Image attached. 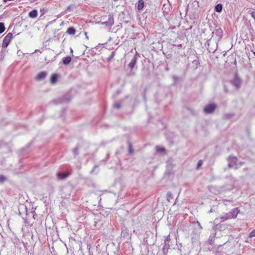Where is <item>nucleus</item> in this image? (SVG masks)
<instances>
[{
  "instance_id": "obj_1",
  "label": "nucleus",
  "mask_w": 255,
  "mask_h": 255,
  "mask_svg": "<svg viewBox=\"0 0 255 255\" xmlns=\"http://www.w3.org/2000/svg\"><path fill=\"white\" fill-rule=\"evenodd\" d=\"M12 39V34L8 33L3 38L2 43V47L6 48L7 47Z\"/></svg>"
},
{
  "instance_id": "obj_2",
  "label": "nucleus",
  "mask_w": 255,
  "mask_h": 255,
  "mask_svg": "<svg viewBox=\"0 0 255 255\" xmlns=\"http://www.w3.org/2000/svg\"><path fill=\"white\" fill-rule=\"evenodd\" d=\"M240 212V210L238 208H235L232 209L229 213H227L228 216H229L228 218H230V219H235Z\"/></svg>"
},
{
  "instance_id": "obj_3",
  "label": "nucleus",
  "mask_w": 255,
  "mask_h": 255,
  "mask_svg": "<svg viewBox=\"0 0 255 255\" xmlns=\"http://www.w3.org/2000/svg\"><path fill=\"white\" fill-rule=\"evenodd\" d=\"M216 107V106L214 104H209L205 107L204 111L206 113L209 114L211 113L212 112H213L215 108Z\"/></svg>"
},
{
  "instance_id": "obj_4",
  "label": "nucleus",
  "mask_w": 255,
  "mask_h": 255,
  "mask_svg": "<svg viewBox=\"0 0 255 255\" xmlns=\"http://www.w3.org/2000/svg\"><path fill=\"white\" fill-rule=\"evenodd\" d=\"M70 172L66 171L64 173H58L57 174V176L59 179L63 180L67 178L70 175Z\"/></svg>"
},
{
  "instance_id": "obj_5",
  "label": "nucleus",
  "mask_w": 255,
  "mask_h": 255,
  "mask_svg": "<svg viewBox=\"0 0 255 255\" xmlns=\"http://www.w3.org/2000/svg\"><path fill=\"white\" fill-rule=\"evenodd\" d=\"M47 75V72L46 71L40 72L37 74V75L36 76V80L43 79L46 78Z\"/></svg>"
},
{
  "instance_id": "obj_6",
  "label": "nucleus",
  "mask_w": 255,
  "mask_h": 255,
  "mask_svg": "<svg viewBox=\"0 0 255 255\" xmlns=\"http://www.w3.org/2000/svg\"><path fill=\"white\" fill-rule=\"evenodd\" d=\"M102 23L108 27L111 26L114 24V18L112 16H110L108 21H105Z\"/></svg>"
},
{
  "instance_id": "obj_7",
  "label": "nucleus",
  "mask_w": 255,
  "mask_h": 255,
  "mask_svg": "<svg viewBox=\"0 0 255 255\" xmlns=\"http://www.w3.org/2000/svg\"><path fill=\"white\" fill-rule=\"evenodd\" d=\"M136 62V58L135 57H133V58L131 60L130 62L129 63L128 66V67L132 69L135 66Z\"/></svg>"
},
{
  "instance_id": "obj_8",
  "label": "nucleus",
  "mask_w": 255,
  "mask_h": 255,
  "mask_svg": "<svg viewBox=\"0 0 255 255\" xmlns=\"http://www.w3.org/2000/svg\"><path fill=\"white\" fill-rule=\"evenodd\" d=\"M37 10L34 9L29 12L28 16L31 18H35L37 16Z\"/></svg>"
},
{
  "instance_id": "obj_9",
  "label": "nucleus",
  "mask_w": 255,
  "mask_h": 255,
  "mask_svg": "<svg viewBox=\"0 0 255 255\" xmlns=\"http://www.w3.org/2000/svg\"><path fill=\"white\" fill-rule=\"evenodd\" d=\"M144 7V1L143 0H139L137 4V9L141 10Z\"/></svg>"
},
{
  "instance_id": "obj_10",
  "label": "nucleus",
  "mask_w": 255,
  "mask_h": 255,
  "mask_svg": "<svg viewBox=\"0 0 255 255\" xmlns=\"http://www.w3.org/2000/svg\"><path fill=\"white\" fill-rule=\"evenodd\" d=\"M71 61V58L70 56H66L63 59V62L66 65L69 64Z\"/></svg>"
},
{
  "instance_id": "obj_11",
  "label": "nucleus",
  "mask_w": 255,
  "mask_h": 255,
  "mask_svg": "<svg viewBox=\"0 0 255 255\" xmlns=\"http://www.w3.org/2000/svg\"><path fill=\"white\" fill-rule=\"evenodd\" d=\"M67 33L69 34L74 35L76 33V30L74 27H71L68 28Z\"/></svg>"
},
{
  "instance_id": "obj_12",
  "label": "nucleus",
  "mask_w": 255,
  "mask_h": 255,
  "mask_svg": "<svg viewBox=\"0 0 255 255\" xmlns=\"http://www.w3.org/2000/svg\"><path fill=\"white\" fill-rule=\"evenodd\" d=\"M222 5L220 3L217 4L215 6V10L218 12H220L222 10Z\"/></svg>"
},
{
  "instance_id": "obj_13",
  "label": "nucleus",
  "mask_w": 255,
  "mask_h": 255,
  "mask_svg": "<svg viewBox=\"0 0 255 255\" xmlns=\"http://www.w3.org/2000/svg\"><path fill=\"white\" fill-rule=\"evenodd\" d=\"M60 76L59 74L56 73L53 74L50 78V80H57L58 79L60 78Z\"/></svg>"
},
{
  "instance_id": "obj_14",
  "label": "nucleus",
  "mask_w": 255,
  "mask_h": 255,
  "mask_svg": "<svg viewBox=\"0 0 255 255\" xmlns=\"http://www.w3.org/2000/svg\"><path fill=\"white\" fill-rule=\"evenodd\" d=\"M229 218V216H228L227 214L226 215L221 216L220 217L222 222H224L226 220L230 219V218Z\"/></svg>"
},
{
  "instance_id": "obj_15",
  "label": "nucleus",
  "mask_w": 255,
  "mask_h": 255,
  "mask_svg": "<svg viewBox=\"0 0 255 255\" xmlns=\"http://www.w3.org/2000/svg\"><path fill=\"white\" fill-rule=\"evenodd\" d=\"M5 30V27L4 24L2 22H0V33H2Z\"/></svg>"
},
{
  "instance_id": "obj_16",
  "label": "nucleus",
  "mask_w": 255,
  "mask_h": 255,
  "mask_svg": "<svg viewBox=\"0 0 255 255\" xmlns=\"http://www.w3.org/2000/svg\"><path fill=\"white\" fill-rule=\"evenodd\" d=\"M156 149L157 152H164L165 151L164 148L159 146L156 147Z\"/></svg>"
},
{
  "instance_id": "obj_17",
  "label": "nucleus",
  "mask_w": 255,
  "mask_h": 255,
  "mask_svg": "<svg viewBox=\"0 0 255 255\" xmlns=\"http://www.w3.org/2000/svg\"><path fill=\"white\" fill-rule=\"evenodd\" d=\"M203 161L202 160H200L198 161L197 165V169H199L201 165H202Z\"/></svg>"
},
{
  "instance_id": "obj_18",
  "label": "nucleus",
  "mask_w": 255,
  "mask_h": 255,
  "mask_svg": "<svg viewBox=\"0 0 255 255\" xmlns=\"http://www.w3.org/2000/svg\"><path fill=\"white\" fill-rule=\"evenodd\" d=\"M255 237V229L253 230L249 234V237L253 238Z\"/></svg>"
},
{
  "instance_id": "obj_19",
  "label": "nucleus",
  "mask_w": 255,
  "mask_h": 255,
  "mask_svg": "<svg viewBox=\"0 0 255 255\" xmlns=\"http://www.w3.org/2000/svg\"><path fill=\"white\" fill-rule=\"evenodd\" d=\"M6 178L4 176L2 175L0 176V182H4Z\"/></svg>"
},
{
  "instance_id": "obj_20",
  "label": "nucleus",
  "mask_w": 255,
  "mask_h": 255,
  "mask_svg": "<svg viewBox=\"0 0 255 255\" xmlns=\"http://www.w3.org/2000/svg\"><path fill=\"white\" fill-rule=\"evenodd\" d=\"M114 107L116 108V109H119L121 107V104L120 103H116L115 105H114Z\"/></svg>"
},
{
  "instance_id": "obj_21",
  "label": "nucleus",
  "mask_w": 255,
  "mask_h": 255,
  "mask_svg": "<svg viewBox=\"0 0 255 255\" xmlns=\"http://www.w3.org/2000/svg\"><path fill=\"white\" fill-rule=\"evenodd\" d=\"M78 149L77 148H75L74 149V152L75 154H78Z\"/></svg>"
},
{
  "instance_id": "obj_22",
  "label": "nucleus",
  "mask_w": 255,
  "mask_h": 255,
  "mask_svg": "<svg viewBox=\"0 0 255 255\" xmlns=\"http://www.w3.org/2000/svg\"><path fill=\"white\" fill-rule=\"evenodd\" d=\"M129 153L130 154H131L132 153V150L131 149V146L130 145L129 147Z\"/></svg>"
},
{
  "instance_id": "obj_23",
  "label": "nucleus",
  "mask_w": 255,
  "mask_h": 255,
  "mask_svg": "<svg viewBox=\"0 0 255 255\" xmlns=\"http://www.w3.org/2000/svg\"><path fill=\"white\" fill-rule=\"evenodd\" d=\"M51 82L52 84H55L56 83V82H57V81L52 80V81H51Z\"/></svg>"
},
{
  "instance_id": "obj_24",
  "label": "nucleus",
  "mask_w": 255,
  "mask_h": 255,
  "mask_svg": "<svg viewBox=\"0 0 255 255\" xmlns=\"http://www.w3.org/2000/svg\"><path fill=\"white\" fill-rule=\"evenodd\" d=\"M85 35L86 36V39H88L89 38H88V36L87 35V33L86 32H85Z\"/></svg>"
},
{
  "instance_id": "obj_25",
  "label": "nucleus",
  "mask_w": 255,
  "mask_h": 255,
  "mask_svg": "<svg viewBox=\"0 0 255 255\" xmlns=\"http://www.w3.org/2000/svg\"><path fill=\"white\" fill-rule=\"evenodd\" d=\"M193 62H195L196 64H198V61H197L195 60V61H193Z\"/></svg>"
},
{
  "instance_id": "obj_26",
  "label": "nucleus",
  "mask_w": 255,
  "mask_h": 255,
  "mask_svg": "<svg viewBox=\"0 0 255 255\" xmlns=\"http://www.w3.org/2000/svg\"><path fill=\"white\" fill-rule=\"evenodd\" d=\"M231 83H232V84H234V83H233V81H231Z\"/></svg>"
},
{
  "instance_id": "obj_27",
  "label": "nucleus",
  "mask_w": 255,
  "mask_h": 255,
  "mask_svg": "<svg viewBox=\"0 0 255 255\" xmlns=\"http://www.w3.org/2000/svg\"><path fill=\"white\" fill-rule=\"evenodd\" d=\"M231 83H232V84H234V83H233V81H231Z\"/></svg>"
},
{
  "instance_id": "obj_28",
  "label": "nucleus",
  "mask_w": 255,
  "mask_h": 255,
  "mask_svg": "<svg viewBox=\"0 0 255 255\" xmlns=\"http://www.w3.org/2000/svg\"><path fill=\"white\" fill-rule=\"evenodd\" d=\"M231 83H232V84H234V83H233V81H231Z\"/></svg>"
}]
</instances>
